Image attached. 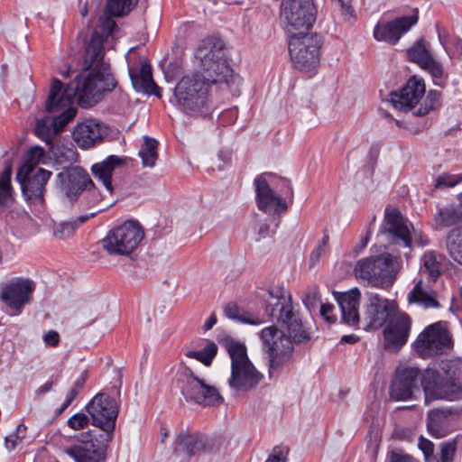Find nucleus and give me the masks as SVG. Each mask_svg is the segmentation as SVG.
<instances>
[{"mask_svg": "<svg viewBox=\"0 0 462 462\" xmlns=\"http://www.w3.org/2000/svg\"><path fill=\"white\" fill-rule=\"evenodd\" d=\"M51 176V171L39 168L32 173H22L16 179L21 184L22 191L27 200L32 202H43L45 185Z\"/></svg>", "mask_w": 462, "mask_h": 462, "instance_id": "b1692460", "label": "nucleus"}, {"mask_svg": "<svg viewBox=\"0 0 462 462\" xmlns=\"http://www.w3.org/2000/svg\"><path fill=\"white\" fill-rule=\"evenodd\" d=\"M44 156V150L39 146L32 147L29 150L25 162L20 167L17 171L16 179L22 177V173H32L36 171V166L42 162Z\"/></svg>", "mask_w": 462, "mask_h": 462, "instance_id": "a19ab883", "label": "nucleus"}, {"mask_svg": "<svg viewBox=\"0 0 462 462\" xmlns=\"http://www.w3.org/2000/svg\"><path fill=\"white\" fill-rule=\"evenodd\" d=\"M448 54L450 57H457L460 58L462 56V40L456 38L453 40V50H447Z\"/></svg>", "mask_w": 462, "mask_h": 462, "instance_id": "0e129e2a", "label": "nucleus"}, {"mask_svg": "<svg viewBox=\"0 0 462 462\" xmlns=\"http://www.w3.org/2000/svg\"><path fill=\"white\" fill-rule=\"evenodd\" d=\"M137 4V0H109L106 5V14L101 18L100 29L106 37L112 34L116 28V22L112 16H123Z\"/></svg>", "mask_w": 462, "mask_h": 462, "instance_id": "c85d7f7f", "label": "nucleus"}, {"mask_svg": "<svg viewBox=\"0 0 462 462\" xmlns=\"http://www.w3.org/2000/svg\"><path fill=\"white\" fill-rule=\"evenodd\" d=\"M143 236L144 231L140 223L127 220L108 232L102 240V246L109 254L129 255L137 248Z\"/></svg>", "mask_w": 462, "mask_h": 462, "instance_id": "1a4fd4ad", "label": "nucleus"}, {"mask_svg": "<svg viewBox=\"0 0 462 462\" xmlns=\"http://www.w3.org/2000/svg\"><path fill=\"white\" fill-rule=\"evenodd\" d=\"M456 446L454 442L444 443L441 447V460L440 462H451Z\"/></svg>", "mask_w": 462, "mask_h": 462, "instance_id": "13d9d810", "label": "nucleus"}, {"mask_svg": "<svg viewBox=\"0 0 462 462\" xmlns=\"http://www.w3.org/2000/svg\"><path fill=\"white\" fill-rule=\"evenodd\" d=\"M382 233L387 237L389 242L402 245L403 247H411L409 223L398 209H385Z\"/></svg>", "mask_w": 462, "mask_h": 462, "instance_id": "a211bd4d", "label": "nucleus"}, {"mask_svg": "<svg viewBox=\"0 0 462 462\" xmlns=\"http://www.w3.org/2000/svg\"><path fill=\"white\" fill-rule=\"evenodd\" d=\"M178 383L186 401L203 406L218 405L223 402V398L216 387L195 376L185 365L179 372Z\"/></svg>", "mask_w": 462, "mask_h": 462, "instance_id": "9b49d317", "label": "nucleus"}, {"mask_svg": "<svg viewBox=\"0 0 462 462\" xmlns=\"http://www.w3.org/2000/svg\"><path fill=\"white\" fill-rule=\"evenodd\" d=\"M422 374L416 366L400 365L391 385V396L397 401H407L420 393Z\"/></svg>", "mask_w": 462, "mask_h": 462, "instance_id": "dca6fc26", "label": "nucleus"}, {"mask_svg": "<svg viewBox=\"0 0 462 462\" xmlns=\"http://www.w3.org/2000/svg\"><path fill=\"white\" fill-rule=\"evenodd\" d=\"M226 348L231 359V374L227 381L231 391L240 396L255 389L263 379V374L249 359L246 346L240 342L229 340Z\"/></svg>", "mask_w": 462, "mask_h": 462, "instance_id": "39448f33", "label": "nucleus"}, {"mask_svg": "<svg viewBox=\"0 0 462 462\" xmlns=\"http://www.w3.org/2000/svg\"><path fill=\"white\" fill-rule=\"evenodd\" d=\"M196 57L200 60L201 71L199 73L208 86L227 82L232 77L233 70L227 62L225 45L221 41H203L196 51Z\"/></svg>", "mask_w": 462, "mask_h": 462, "instance_id": "423d86ee", "label": "nucleus"}, {"mask_svg": "<svg viewBox=\"0 0 462 462\" xmlns=\"http://www.w3.org/2000/svg\"><path fill=\"white\" fill-rule=\"evenodd\" d=\"M445 247L448 256L462 266V226H455L447 233Z\"/></svg>", "mask_w": 462, "mask_h": 462, "instance_id": "72a5a7b5", "label": "nucleus"}, {"mask_svg": "<svg viewBox=\"0 0 462 462\" xmlns=\"http://www.w3.org/2000/svg\"><path fill=\"white\" fill-rule=\"evenodd\" d=\"M411 328V319L408 314L399 310L386 323L383 330L386 349L396 350L408 340Z\"/></svg>", "mask_w": 462, "mask_h": 462, "instance_id": "aec40b11", "label": "nucleus"}, {"mask_svg": "<svg viewBox=\"0 0 462 462\" xmlns=\"http://www.w3.org/2000/svg\"><path fill=\"white\" fill-rule=\"evenodd\" d=\"M440 98V93L438 91H430L424 104H420V106L412 112L414 116H422L427 115L430 110H432L436 105L439 104Z\"/></svg>", "mask_w": 462, "mask_h": 462, "instance_id": "49530a36", "label": "nucleus"}, {"mask_svg": "<svg viewBox=\"0 0 462 462\" xmlns=\"http://www.w3.org/2000/svg\"><path fill=\"white\" fill-rule=\"evenodd\" d=\"M134 88L138 92L161 97V88L155 84L152 76V68L142 60L139 69H128Z\"/></svg>", "mask_w": 462, "mask_h": 462, "instance_id": "bb28decb", "label": "nucleus"}, {"mask_svg": "<svg viewBox=\"0 0 462 462\" xmlns=\"http://www.w3.org/2000/svg\"><path fill=\"white\" fill-rule=\"evenodd\" d=\"M27 428L23 424H19L16 430L5 437V445L8 451L14 450L17 445L25 439Z\"/></svg>", "mask_w": 462, "mask_h": 462, "instance_id": "09e8293b", "label": "nucleus"}, {"mask_svg": "<svg viewBox=\"0 0 462 462\" xmlns=\"http://www.w3.org/2000/svg\"><path fill=\"white\" fill-rule=\"evenodd\" d=\"M398 311V304L394 300L382 297L378 293H367L365 317L370 328L375 329L382 328Z\"/></svg>", "mask_w": 462, "mask_h": 462, "instance_id": "f3484780", "label": "nucleus"}, {"mask_svg": "<svg viewBox=\"0 0 462 462\" xmlns=\"http://www.w3.org/2000/svg\"><path fill=\"white\" fill-rule=\"evenodd\" d=\"M319 300L320 296L318 287L313 286L306 291L303 297V303L309 310L315 309Z\"/></svg>", "mask_w": 462, "mask_h": 462, "instance_id": "3c124183", "label": "nucleus"}, {"mask_svg": "<svg viewBox=\"0 0 462 462\" xmlns=\"http://www.w3.org/2000/svg\"><path fill=\"white\" fill-rule=\"evenodd\" d=\"M400 258L389 253L358 260L354 267L355 277L368 286L390 288L401 270Z\"/></svg>", "mask_w": 462, "mask_h": 462, "instance_id": "20e7f679", "label": "nucleus"}, {"mask_svg": "<svg viewBox=\"0 0 462 462\" xmlns=\"http://www.w3.org/2000/svg\"><path fill=\"white\" fill-rule=\"evenodd\" d=\"M341 7V14L346 20H349L354 16V9L350 5L349 0H337Z\"/></svg>", "mask_w": 462, "mask_h": 462, "instance_id": "052dcab7", "label": "nucleus"}, {"mask_svg": "<svg viewBox=\"0 0 462 462\" xmlns=\"http://www.w3.org/2000/svg\"><path fill=\"white\" fill-rule=\"evenodd\" d=\"M86 195L84 196L83 200L86 201V205L89 208L91 207H98L97 211L104 207H106L104 210H106L107 208L110 207L111 203H106L105 205H100L103 201L105 195L101 194L99 190H97L93 184L92 187H88L87 189H85Z\"/></svg>", "mask_w": 462, "mask_h": 462, "instance_id": "a18cd8bd", "label": "nucleus"}, {"mask_svg": "<svg viewBox=\"0 0 462 462\" xmlns=\"http://www.w3.org/2000/svg\"><path fill=\"white\" fill-rule=\"evenodd\" d=\"M409 59L420 65L421 68L425 66L432 59L428 48L422 40L418 41L409 51Z\"/></svg>", "mask_w": 462, "mask_h": 462, "instance_id": "79ce46f5", "label": "nucleus"}, {"mask_svg": "<svg viewBox=\"0 0 462 462\" xmlns=\"http://www.w3.org/2000/svg\"><path fill=\"white\" fill-rule=\"evenodd\" d=\"M317 10L313 0H282L281 19L288 33L305 32L316 21Z\"/></svg>", "mask_w": 462, "mask_h": 462, "instance_id": "9d476101", "label": "nucleus"}, {"mask_svg": "<svg viewBox=\"0 0 462 462\" xmlns=\"http://www.w3.org/2000/svg\"><path fill=\"white\" fill-rule=\"evenodd\" d=\"M51 152L59 163H71L77 160L78 154L72 145L65 146L57 144L51 147Z\"/></svg>", "mask_w": 462, "mask_h": 462, "instance_id": "37998d69", "label": "nucleus"}, {"mask_svg": "<svg viewBox=\"0 0 462 462\" xmlns=\"http://www.w3.org/2000/svg\"><path fill=\"white\" fill-rule=\"evenodd\" d=\"M325 252H326V248L317 245V247L312 251V253L310 254V264L311 265L316 264L319 261L320 257L325 254Z\"/></svg>", "mask_w": 462, "mask_h": 462, "instance_id": "338daca9", "label": "nucleus"}, {"mask_svg": "<svg viewBox=\"0 0 462 462\" xmlns=\"http://www.w3.org/2000/svg\"><path fill=\"white\" fill-rule=\"evenodd\" d=\"M451 337L444 325L437 322L428 326L417 337L414 346L421 357L442 354L451 346Z\"/></svg>", "mask_w": 462, "mask_h": 462, "instance_id": "ddd939ff", "label": "nucleus"}, {"mask_svg": "<svg viewBox=\"0 0 462 462\" xmlns=\"http://www.w3.org/2000/svg\"><path fill=\"white\" fill-rule=\"evenodd\" d=\"M12 166L7 163L0 175V206L11 207L14 202V189L11 185Z\"/></svg>", "mask_w": 462, "mask_h": 462, "instance_id": "e433bc0d", "label": "nucleus"}, {"mask_svg": "<svg viewBox=\"0 0 462 462\" xmlns=\"http://www.w3.org/2000/svg\"><path fill=\"white\" fill-rule=\"evenodd\" d=\"M53 384L54 383L52 381H48L46 382L45 383H43L42 385H41L36 391H35V394L37 396H42L45 393H47L48 392H50L51 390V388L53 387Z\"/></svg>", "mask_w": 462, "mask_h": 462, "instance_id": "774afa93", "label": "nucleus"}, {"mask_svg": "<svg viewBox=\"0 0 462 462\" xmlns=\"http://www.w3.org/2000/svg\"><path fill=\"white\" fill-rule=\"evenodd\" d=\"M360 299L361 292L358 288H353L337 297L342 313L341 319L344 323L349 326H356L359 323L358 307Z\"/></svg>", "mask_w": 462, "mask_h": 462, "instance_id": "cd10ccee", "label": "nucleus"}, {"mask_svg": "<svg viewBox=\"0 0 462 462\" xmlns=\"http://www.w3.org/2000/svg\"><path fill=\"white\" fill-rule=\"evenodd\" d=\"M278 226V223L274 224V228L271 229L270 225L267 223H263L260 226L258 230V236L261 238H264L266 236H272L275 232V228Z\"/></svg>", "mask_w": 462, "mask_h": 462, "instance_id": "69168bd1", "label": "nucleus"}, {"mask_svg": "<svg viewBox=\"0 0 462 462\" xmlns=\"http://www.w3.org/2000/svg\"><path fill=\"white\" fill-rule=\"evenodd\" d=\"M255 199L260 210L267 214H280L287 210L286 201L276 195L263 177L254 180Z\"/></svg>", "mask_w": 462, "mask_h": 462, "instance_id": "393cba45", "label": "nucleus"}, {"mask_svg": "<svg viewBox=\"0 0 462 462\" xmlns=\"http://www.w3.org/2000/svg\"><path fill=\"white\" fill-rule=\"evenodd\" d=\"M87 379V371H84L81 376L75 382L74 385L71 387L69 392L67 394L70 400L74 401L79 392L82 390L85 382Z\"/></svg>", "mask_w": 462, "mask_h": 462, "instance_id": "6e6d98bb", "label": "nucleus"}, {"mask_svg": "<svg viewBox=\"0 0 462 462\" xmlns=\"http://www.w3.org/2000/svg\"><path fill=\"white\" fill-rule=\"evenodd\" d=\"M390 462H417L411 456L402 449L392 450L389 455Z\"/></svg>", "mask_w": 462, "mask_h": 462, "instance_id": "4d7b16f0", "label": "nucleus"}, {"mask_svg": "<svg viewBox=\"0 0 462 462\" xmlns=\"http://www.w3.org/2000/svg\"><path fill=\"white\" fill-rule=\"evenodd\" d=\"M460 182H462V173L451 174L444 172L436 178L434 187L436 189L452 188Z\"/></svg>", "mask_w": 462, "mask_h": 462, "instance_id": "de8ad7c7", "label": "nucleus"}, {"mask_svg": "<svg viewBox=\"0 0 462 462\" xmlns=\"http://www.w3.org/2000/svg\"><path fill=\"white\" fill-rule=\"evenodd\" d=\"M106 134L103 125L95 120L79 124L73 131V139L82 148H89L100 142Z\"/></svg>", "mask_w": 462, "mask_h": 462, "instance_id": "a878e982", "label": "nucleus"}, {"mask_svg": "<svg viewBox=\"0 0 462 462\" xmlns=\"http://www.w3.org/2000/svg\"><path fill=\"white\" fill-rule=\"evenodd\" d=\"M288 450L286 447H274L265 462H286Z\"/></svg>", "mask_w": 462, "mask_h": 462, "instance_id": "5fc2aeb1", "label": "nucleus"}, {"mask_svg": "<svg viewBox=\"0 0 462 462\" xmlns=\"http://www.w3.org/2000/svg\"><path fill=\"white\" fill-rule=\"evenodd\" d=\"M34 290L32 281L16 278L2 287L1 299L12 310L20 311L30 301V295Z\"/></svg>", "mask_w": 462, "mask_h": 462, "instance_id": "4be33fe9", "label": "nucleus"}, {"mask_svg": "<svg viewBox=\"0 0 462 462\" xmlns=\"http://www.w3.org/2000/svg\"><path fill=\"white\" fill-rule=\"evenodd\" d=\"M322 37L318 33L299 32L289 40V53L294 67L311 75L319 63Z\"/></svg>", "mask_w": 462, "mask_h": 462, "instance_id": "0eeeda50", "label": "nucleus"}, {"mask_svg": "<svg viewBox=\"0 0 462 462\" xmlns=\"http://www.w3.org/2000/svg\"><path fill=\"white\" fill-rule=\"evenodd\" d=\"M224 313L228 319L236 320L238 322L250 325H259L262 323L258 318H253L250 313L240 308L235 302L227 303L224 308Z\"/></svg>", "mask_w": 462, "mask_h": 462, "instance_id": "58836bf2", "label": "nucleus"}, {"mask_svg": "<svg viewBox=\"0 0 462 462\" xmlns=\"http://www.w3.org/2000/svg\"><path fill=\"white\" fill-rule=\"evenodd\" d=\"M103 42V35L96 31L86 45L83 70L88 71V74L78 76L65 88L60 79H53L46 110L60 114L53 118L45 116L37 120L35 134L42 140L49 142L53 134L60 132L75 117L77 109L72 105L76 97H79V104L87 108L97 104L103 93L115 88L116 81L109 65L104 61Z\"/></svg>", "mask_w": 462, "mask_h": 462, "instance_id": "f257e3e1", "label": "nucleus"}, {"mask_svg": "<svg viewBox=\"0 0 462 462\" xmlns=\"http://www.w3.org/2000/svg\"><path fill=\"white\" fill-rule=\"evenodd\" d=\"M89 418L84 413H76L68 420V425L74 430H79L87 427Z\"/></svg>", "mask_w": 462, "mask_h": 462, "instance_id": "603ef678", "label": "nucleus"}, {"mask_svg": "<svg viewBox=\"0 0 462 462\" xmlns=\"http://www.w3.org/2000/svg\"><path fill=\"white\" fill-rule=\"evenodd\" d=\"M417 11L411 15L397 17L389 22H379L374 30L377 41L395 44L400 38L418 23Z\"/></svg>", "mask_w": 462, "mask_h": 462, "instance_id": "6ab92c4d", "label": "nucleus"}, {"mask_svg": "<svg viewBox=\"0 0 462 462\" xmlns=\"http://www.w3.org/2000/svg\"><path fill=\"white\" fill-rule=\"evenodd\" d=\"M79 444L67 449V454L76 462H104L108 443L113 439L109 435L98 436L94 432L82 435Z\"/></svg>", "mask_w": 462, "mask_h": 462, "instance_id": "4468645a", "label": "nucleus"}, {"mask_svg": "<svg viewBox=\"0 0 462 462\" xmlns=\"http://www.w3.org/2000/svg\"><path fill=\"white\" fill-rule=\"evenodd\" d=\"M93 426L102 430L101 435H109L113 439L118 416V406L115 399L108 394H96L86 406Z\"/></svg>", "mask_w": 462, "mask_h": 462, "instance_id": "f8f14e48", "label": "nucleus"}, {"mask_svg": "<svg viewBox=\"0 0 462 462\" xmlns=\"http://www.w3.org/2000/svg\"><path fill=\"white\" fill-rule=\"evenodd\" d=\"M43 341L50 346H56L60 342V335L55 330H50L43 335Z\"/></svg>", "mask_w": 462, "mask_h": 462, "instance_id": "680f3d73", "label": "nucleus"}, {"mask_svg": "<svg viewBox=\"0 0 462 462\" xmlns=\"http://www.w3.org/2000/svg\"><path fill=\"white\" fill-rule=\"evenodd\" d=\"M106 208V207H104L99 208L97 211L91 212L87 215H82L74 221L60 222L56 224L53 227L54 236L59 239H66L70 237L80 225L84 224L89 218L94 217L97 213L104 211Z\"/></svg>", "mask_w": 462, "mask_h": 462, "instance_id": "f704fd0d", "label": "nucleus"}, {"mask_svg": "<svg viewBox=\"0 0 462 462\" xmlns=\"http://www.w3.org/2000/svg\"><path fill=\"white\" fill-rule=\"evenodd\" d=\"M426 88L423 80L411 77L406 85L400 90L399 93H391L389 102L393 106L401 111L407 112L409 110L416 109L418 105L420 106V100L424 97Z\"/></svg>", "mask_w": 462, "mask_h": 462, "instance_id": "412c9836", "label": "nucleus"}, {"mask_svg": "<svg viewBox=\"0 0 462 462\" xmlns=\"http://www.w3.org/2000/svg\"><path fill=\"white\" fill-rule=\"evenodd\" d=\"M448 411L445 410H431L427 417V428L430 433L438 439L443 438L448 433Z\"/></svg>", "mask_w": 462, "mask_h": 462, "instance_id": "473e14b6", "label": "nucleus"}, {"mask_svg": "<svg viewBox=\"0 0 462 462\" xmlns=\"http://www.w3.org/2000/svg\"><path fill=\"white\" fill-rule=\"evenodd\" d=\"M157 147L158 142L155 139L144 136L143 143L138 152L143 167H153L155 165L158 159Z\"/></svg>", "mask_w": 462, "mask_h": 462, "instance_id": "4c0bfd02", "label": "nucleus"}, {"mask_svg": "<svg viewBox=\"0 0 462 462\" xmlns=\"http://www.w3.org/2000/svg\"><path fill=\"white\" fill-rule=\"evenodd\" d=\"M407 300L410 304H417L424 309L439 307L437 292L430 287V283L422 279H420L408 293Z\"/></svg>", "mask_w": 462, "mask_h": 462, "instance_id": "7c9ffc66", "label": "nucleus"}, {"mask_svg": "<svg viewBox=\"0 0 462 462\" xmlns=\"http://www.w3.org/2000/svg\"><path fill=\"white\" fill-rule=\"evenodd\" d=\"M462 222V211L449 205L438 208L434 215L436 229L452 226Z\"/></svg>", "mask_w": 462, "mask_h": 462, "instance_id": "c9c22d12", "label": "nucleus"}, {"mask_svg": "<svg viewBox=\"0 0 462 462\" xmlns=\"http://www.w3.org/2000/svg\"><path fill=\"white\" fill-rule=\"evenodd\" d=\"M412 241L419 246H426L430 244L429 237L420 231L415 230L413 227L412 230H411V243Z\"/></svg>", "mask_w": 462, "mask_h": 462, "instance_id": "bf43d9fd", "label": "nucleus"}, {"mask_svg": "<svg viewBox=\"0 0 462 462\" xmlns=\"http://www.w3.org/2000/svg\"><path fill=\"white\" fill-rule=\"evenodd\" d=\"M425 402L462 398V371L452 362H442L440 369L428 368L421 376Z\"/></svg>", "mask_w": 462, "mask_h": 462, "instance_id": "7ed1b4c3", "label": "nucleus"}, {"mask_svg": "<svg viewBox=\"0 0 462 462\" xmlns=\"http://www.w3.org/2000/svg\"><path fill=\"white\" fill-rule=\"evenodd\" d=\"M82 322L89 326L91 325L99 315V306L97 303H87L81 309Z\"/></svg>", "mask_w": 462, "mask_h": 462, "instance_id": "8fccbe9b", "label": "nucleus"}, {"mask_svg": "<svg viewBox=\"0 0 462 462\" xmlns=\"http://www.w3.org/2000/svg\"><path fill=\"white\" fill-rule=\"evenodd\" d=\"M208 86L199 73L184 76L174 88V99L183 111L187 113L204 114L208 109L207 94Z\"/></svg>", "mask_w": 462, "mask_h": 462, "instance_id": "6e6552de", "label": "nucleus"}, {"mask_svg": "<svg viewBox=\"0 0 462 462\" xmlns=\"http://www.w3.org/2000/svg\"><path fill=\"white\" fill-rule=\"evenodd\" d=\"M217 353V345L214 342L209 341L206 344V346L201 350H187L185 352L184 356L187 358L196 359V360L201 362L206 366H208L211 365Z\"/></svg>", "mask_w": 462, "mask_h": 462, "instance_id": "ea45409f", "label": "nucleus"}, {"mask_svg": "<svg viewBox=\"0 0 462 462\" xmlns=\"http://www.w3.org/2000/svg\"><path fill=\"white\" fill-rule=\"evenodd\" d=\"M422 69L428 70L433 78V81L439 87H444L447 82V76L444 74L442 65L433 58Z\"/></svg>", "mask_w": 462, "mask_h": 462, "instance_id": "c03bdc74", "label": "nucleus"}, {"mask_svg": "<svg viewBox=\"0 0 462 462\" xmlns=\"http://www.w3.org/2000/svg\"><path fill=\"white\" fill-rule=\"evenodd\" d=\"M55 183L70 201L77 200L85 189L93 186L88 173L79 166L64 168L56 175Z\"/></svg>", "mask_w": 462, "mask_h": 462, "instance_id": "2eb2a0df", "label": "nucleus"}, {"mask_svg": "<svg viewBox=\"0 0 462 462\" xmlns=\"http://www.w3.org/2000/svg\"><path fill=\"white\" fill-rule=\"evenodd\" d=\"M334 306L328 303L321 304L320 315L330 324L336 321V318L331 315Z\"/></svg>", "mask_w": 462, "mask_h": 462, "instance_id": "e2e57ef3", "label": "nucleus"}, {"mask_svg": "<svg viewBox=\"0 0 462 462\" xmlns=\"http://www.w3.org/2000/svg\"><path fill=\"white\" fill-rule=\"evenodd\" d=\"M209 449L204 435L189 430H182L178 434L173 448V454L181 460L199 455Z\"/></svg>", "mask_w": 462, "mask_h": 462, "instance_id": "5701e85b", "label": "nucleus"}, {"mask_svg": "<svg viewBox=\"0 0 462 462\" xmlns=\"http://www.w3.org/2000/svg\"><path fill=\"white\" fill-rule=\"evenodd\" d=\"M125 163V159L116 155H110L101 162L92 165L91 171L96 179L100 180L104 185L107 194L111 195L114 191L112 184L113 172L122 167Z\"/></svg>", "mask_w": 462, "mask_h": 462, "instance_id": "c756f323", "label": "nucleus"}, {"mask_svg": "<svg viewBox=\"0 0 462 462\" xmlns=\"http://www.w3.org/2000/svg\"><path fill=\"white\" fill-rule=\"evenodd\" d=\"M419 448L422 451L424 455V458L426 462H432L434 460L433 457V451H434V445L433 443L424 439L422 436L419 439L418 443Z\"/></svg>", "mask_w": 462, "mask_h": 462, "instance_id": "864d4df0", "label": "nucleus"}, {"mask_svg": "<svg viewBox=\"0 0 462 462\" xmlns=\"http://www.w3.org/2000/svg\"><path fill=\"white\" fill-rule=\"evenodd\" d=\"M264 311L272 321L284 326L290 337L279 330L274 325L264 328L260 337L263 346L268 354L269 377L273 378L292 355V341L300 343L310 339V333L305 329L298 313L294 310L291 295L282 288L269 291L264 298Z\"/></svg>", "mask_w": 462, "mask_h": 462, "instance_id": "f03ea898", "label": "nucleus"}, {"mask_svg": "<svg viewBox=\"0 0 462 462\" xmlns=\"http://www.w3.org/2000/svg\"><path fill=\"white\" fill-rule=\"evenodd\" d=\"M440 255L435 251H427L421 257L420 279L434 283L441 273Z\"/></svg>", "mask_w": 462, "mask_h": 462, "instance_id": "2f4dec72", "label": "nucleus"}]
</instances>
